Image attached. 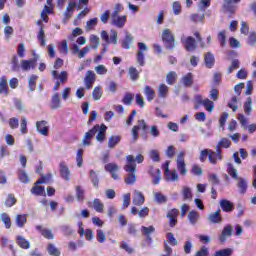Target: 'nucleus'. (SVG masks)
<instances>
[{
	"label": "nucleus",
	"instance_id": "f257e3e1",
	"mask_svg": "<svg viewBox=\"0 0 256 256\" xmlns=\"http://www.w3.org/2000/svg\"><path fill=\"white\" fill-rule=\"evenodd\" d=\"M145 161V156L138 154L136 158L133 155L126 156V164L124 171L128 173L124 179L126 185H135L137 181V163L141 164Z\"/></svg>",
	"mask_w": 256,
	"mask_h": 256
},
{
	"label": "nucleus",
	"instance_id": "f03ea898",
	"mask_svg": "<svg viewBox=\"0 0 256 256\" xmlns=\"http://www.w3.org/2000/svg\"><path fill=\"white\" fill-rule=\"evenodd\" d=\"M227 173L232 177V179H235L238 181L237 187L239 189L240 195H245L247 193V179L239 177L237 174V169H235V166H233L232 163L227 164Z\"/></svg>",
	"mask_w": 256,
	"mask_h": 256
},
{
	"label": "nucleus",
	"instance_id": "7ed1b4c3",
	"mask_svg": "<svg viewBox=\"0 0 256 256\" xmlns=\"http://www.w3.org/2000/svg\"><path fill=\"white\" fill-rule=\"evenodd\" d=\"M162 42L164 47L173 51L175 49V35L171 31V29L166 28L162 32Z\"/></svg>",
	"mask_w": 256,
	"mask_h": 256
},
{
	"label": "nucleus",
	"instance_id": "20e7f679",
	"mask_svg": "<svg viewBox=\"0 0 256 256\" xmlns=\"http://www.w3.org/2000/svg\"><path fill=\"white\" fill-rule=\"evenodd\" d=\"M142 129L144 133L146 131H149V126L147 125V122L145 120H138V125L133 126L132 128V139L133 141H137L139 139V131Z\"/></svg>",
	"mask_w": 256,
	"mask_h": 256
},
{
	"label": "nucleus",
	"instance_id": "39448f33",
	"mask_svg": "<svg viewBox=\"0 0 256 256\" xmlns=\"http://www.w3.org/2000/svg\"><path fill=\"white\" fill-rule=\"evenodd\" d=\"M138 52L136 54V61L140 65V67H145V54L143 51H148L149 48L147 47V44L143 42H138Z\"/></svg>",
	"mask_w": 256,
	"mask_h": 256
},
{
	"label": "nucleus",
	"instance_id": "423d86ee",
	"mask_svg": "<svg viewBox=\"0 0 256 256\" xmlns=\"http://www.w3.org/2000/svg\"><path fill=\"white\" fill-rule=\"evenodd\" d=\"M208 161L211 165H217L218 161H223V149L216 148V151L209 149Z\"/></svg>",
	"mask_w": 256,
	"mask_h": 256
},
{
	"label": "nucleus",
	"instance_id": "0eeeda50",
	"mask_svg": "<svg viewBox=\"0 0 256 256\" xmlns=\"http://www.w3.org/2000/svg\"><path fill=\"white\" fill-rule=\"evenodd\" d=\"M182 45L184 46L186 51H188L189 53H191L193 51H197V49L199 47V46H197V41L192 36H188V37L182 39Z\"/></svg>",
	"mask_w": 256,
	"mask_h": 256
},
{
	"label": "nucleus",
	"instance_id": "6e6552de",
	"mask_svg": "<svg viewBox=\"0 0 256 256\" xmlns=\"http://www.w3.org/2000/svg\"><path fill=\"white\" fill-rule=\"evenodd\" d=\"M97 131H99V124H95L88 132L85 133L82 143L84 146L91 145V139L97 135Z\"/></svg>",
	"mask_w": 256,
	"mask_h": 256
},
{
	"label": "nucleus",
	"instance_id": "1a4fd4ad",
	"mask_svg": "<svg viewBox=\"0 0 256 256\" xmlns=\"http://www.w3.org/2000/svg\"><path fill=\"white\" fill-rule=\"evenodd\" d=\"M33 55H34L33 59L21 61V68L23 71H29L31 69H35V66L37 65V61L39 60V55L35 53Z\"/></svg>",
	"mask_w": 256,
	"mask_h": 256
},
{
	"label": "nucleus",
	"instance_id": "9d476101",
	"mask_svg": "<svg viewBox=\"0 0 256 256\" xmlns=\"http://www.w3.org/2000/svg\"><path fill=\"white\" fill-rule=\"evenodd\" d=\"M177 169L180 175H187V166L185 164V152H180L177 158Z\"/></svg>",
	"mask_w": 256,
	"mask_h": 256
},
{
	"label": "nucleus",
	"instance_id": "9b49d317",
	"mask_svg": "<svg viewBox=\"0 0 256 256\" xmlns=\"http://www.w3.org/2000/svg\"><path fill=\"white\" fill-rule=\"evenodd\" d=\"M166 217L169 221V227H177V217H179V209L174 208L169 210Z\"/></svg>",
	"mask_w": 256,
	"mask_h": 256
},
{
	"label": "nucleus",
	"instance_id": "f8f14e48",
	"mask_svg": "<svg viewBox=\"0 0 256 256\" xmlns=\"http://www.w3.org/2000/svg\"><path fill=\"white\" fill-rule=\"evenodd\" d=\"M96 79L97 77L95 75V72H93V70H88L86 72L84 83L87 90L93 89V85L95 84Z\"/></svg>",
	"mask_w": 256,
	"mask_h": 256
},
{
	"label": "nucleus",
	"instance_id": "ddd939ff",
	"mask_svg": "<svg viewBox=\"0 0 256 256\" xmlns=\"http://www.w3.org/2000/svg\"><path fill=\"white\" fill-rule=\"evenodd\" d=\"M36 130L40 135H43L44 137L49 136V123L45 120L37 121L36 122Z\"/></svg>",
	"mask_w": 256,
	"mask_h": 256
},
{
	"label": "nucleus",
	"instance_id": "4468645a",
	"mask_svg": "<svg viewBox=\"0 0 256 256\" xmlns=\"http://www.w3.org/2000/svg\"><path fill=\"white\" fill-rule=\"evenodd\" d=\"M60 169V177L64 179V181H69L71 179V170H69V167L65 162H60L59 164Z\"/></svg>",
	"mask_w": 256,
	"mask_h": 256
},
{
	"label": "nucleus",
	"instance_id": "2eb2a0df",
	"mask_svg": "<svg viewBox=\"0 0 256 256\" xmlns=\"http://www.w3.org/2000/svg\"><path fill=\"white\" fill-rule=\"evenodd\" d=\"M36 25L40 27L37 35V39L40 43V47H45V45H47V40L45 39V30H43V22L41 20H38L36 22Z\"/></svg>",
	"mask_w": 256,
	"mask_h": 256
},
{
	"label": "nucleus",
	"instance_id": "dca6fc26",
	"mask_svg": "<svg viewBox=\"0 0 256 256\" xmlns=\"http://www.w3.org/2000/svg\"><path fill=\"white\" fill-rule=\"evenodd\" d=\"M133 205L136 207H141L145 203V195L141 191L135 190L132 198Z\"/></svg>",
	"mask_w": 256,
	"mask_h": 256
},
{
	"label": "nucleus",
	"instance_id": "f3484780",
	"mask_svg": "<svg viewBox=\"0 0 256 256\" xmlns=\"http://www.w3.org/2000/svg\"><path fill=\"white\" fill-rule=\"evenodd\" d=\"M105 139H107V126L105 124H101L97 131L96 141H98V143H103Z\"/></svg>",
	"mask_w": 256,
	"mask_h": 256
},
{
	"label": "nucleus",
	"instance_id": "a211bd4d",
	"mask_svg": "<svg viewBox=\"0 0 256 256\" xmlns=\"http://www.w3.org/2000/svg\"><path fill=\"white\" fill-rule=\"evenodd\" d=\"M233 233V227L231 226V224H227L223 230L221 235L219 236V241L221 243H225L227 241V237H231Z\"/></svg>",
	"mask_w": 256,
	"mask_h": 256
},
{
	"label": "nucleus",
	"instance_id": "6ab92c4d",
	"mask_svg": "<svg viewBox=\"0 0 256 256\" xmlns=\"http://www.w3.org/2000/svg\"><path fill=\"white\" fill-rule=\"evenodd\" d=\"M235 2L233 0H224L222 5L223 13H230V15H234L235 13Z\"/></svg>",
	"mask_w": 256,
	"mask_h": 256
},
{
	"label": "nucleus",
	"instance_id": "aec40b11",
	"mask_svg": "<svg viewBox=\"0 0 256 256\" xmlns=\"http://www.w3.org/2000/svg\"><path fill=\"white\" fill-rule=\"evenodd\" d=\"M220 207L224 213H231L235 211V205L227 199L220 200Z\"/></svg>",
	"mask_w": 256,
	"mask_h": 256
},
{
	"label": "nucleus",
	"instance_id": "412c9836",
	"mask_svg": "<svg viewBox=\"0 0 256 256\" xmlns=\"http://www.w3.org/2000/svg\"><path fill=\"white\" fill-rule=\"evenodd\" d=\"M148 173H149V175L154 177L153 184L154 185H159V183L161 181V170L160 169H155L153 166H151L149 168Z\"/></svg>",
	"mask_w": 256,
	"mask_h": 256
},
{
	"label": "nucleus",
	"instance_id": "4be33fe9",
	"mask_svg": "<svg viewBox=\"0 0 256 256\" xmlns=\"http://www.w3.org/2000/svg\"><path fill=\"white\" fill-rule=\"evenodd\" d=\"M9 85L7 84V77L2 76L0 78V95H4L5 97L9 96Z\"/></svg>",
	"mask_w": 256,
	"mask_h": 256
},
{
	"label": "nucleus",
	"instance_id": "5701e85b",
	"mask_svg": "<svg viewBox=\"0 0 256 256\" xmlns=\"http://www.w3.org/2000/svg\"><path fill=\"white\" fill-rule=\"evenodd\" d=\"M36 231H39L45 239L51 240L55 238L51 229H43V226L41 225L36 226Z\"/></svg>",
	"mask_w": 256,
	"mask_h": 256
},
{
	"label": "nucleus",
	"instance_id": "b1692460",
	"mask_svg": "<svg viewBox=\"0 0 256 256\" xmlns=\"http://www.w3.org/2000/svg\"><path fill=\"white\" fill-rule=\"evenodd\" d=\"M75 7H77V2H75V0H72L68 3L66 11L64 12V19H71V17H73Z\"/></svg>",
	"mask_w": 256,
	"mask_h": 256
},
{
	"label": "nucleus",
	"instance_id": "393cba45",
	"mask_svg": "<svg viewBox=\"0 0 256 256\" xmlns=\"http://www.w3.org/2000/svg\"><path fill=\"white\" fill-rule=\"evenodd\" d=\"M133 35L129 32H126L125 37L121 40L122 49H131V44L133 43Z\"/></svg>",
	"mask_w": 256,
	"mask_h": 256
},
{
	"label": "nucleus",
	"instance_id": "a878e982",
	"mask_svg": "<svg viewBox=\"0 0 256 256\" xmlns=\"http://www.w3.org/2000/svg\"><path fill=\"white\" fill-rule=\"evenodd\" d=\"M208 221H210V223H222L223 218L221 217V210L218 209L216 212L211 213L208 215Z\"/></svg>",
	"mask_w": 256,
	"mask_h": 256
},
{
	"label": "nucleus",
	"instance_id": "bb28decb",
	"mask_svg": "<svg viewBox=\"0 0 256 256\" xmlns=\"http://www.w3.org/2000/svg\"><path fill=\"white\" fill-rule=\"evenodd\" d=\"M141 231H142V235H144V237H146L147 241H149L151 243V241H153V238H151V234L155 233V227L154 226H142L141 227Z\"/></svg>",
	"mask_w": 256,
	"mask_h": 256
},
{
	"label": "nucleus",
	"instance_id": "cd10ccee",
	"mask_svg": "<svg viewBox=\"0 0 256 256\" xmlns=\"http://www.w3.org/2000/svg\"><path fill=\"white\" fill-rule=\"evenodd\" d=\"M168 96H169V86L161 83L158 86V97H160V99H167Z\"/></svg>",
	"mask_w": 256,
	"mask_h": 256
},
{
	"label": "nucleus",
	"instance_id": "c85d7f7f",
	"mask_svg": "<svg viewBox=\"0 0 256 256\" xmlns=\"http://www.w3.org/2000/svg\"><path fill=\"white\" fill-rule=\"evenodd\" d=\"M60 107H61V98L59 97V93H55L51 99L50 109H52V111H55Z\"/></svg>",
	"mask_w": 256,
	"mask_h": 256
},
{
	"label": "nucleus",
	"instance_id": "c756f323",
	"mask_svg": "<svg viewBox=\"0 0 256 256\" xmlns=\"http://www.w3.org/2000/svg\"><path fill=\"white\" fill-rule=\"evenodd\" d=\"M125 23H127V16L125 15L112 20V25H114V27H118V29H123L125 27Z\"/></svg>",
	"mask_w": 256,
	"mask_h": 256
},
{
	"label": "nucleus",
	"instance_id": "7c9ffc66",
	"mask_svg": "<svg viewBox=\"0 0 256 256\" xmlns=\"http://www.w3.org/2000/svg\"><path fill=\"white\" fill-rule=\"evenodd\" d=\"M144 95L149 103L155 99V89L153 87L146 85L144 87Z\"/></svg>",
	"mask_w": 256,
	"mask_h": 256
},
{
	"label": "nucleus",
	"instance_id": "2f4dec72",
	"mask_svg": "<svg viewBox=\"0 0 256 256\" xmlns=\"http://www.w3.org/2000/svg\"><path fill=\"white\" fill-rule=\"evenodd\" d=\"M204 62L208 69H212L213 65H215V56L211 52H207L204 55Z\"/></svg>",
	"mask_w": 256,
	"mask_h": 256
},
{
	"label": "nucleus",
	"instance_id": "473e14b6",
	"mask_svg": "<svg viewBox=\"0 0 256 256\" xmlns=\"http://www.w3.org/2000/svg\"><path fill=\"white\" fill-rule=\"evenodd\" d=\"M39 185L41 184H37V182H35L34 186L31 188V193L37 197H42V195H45V187Z\"/></svg>",
	"mask_w": 256,
	"mask_h": 256
},
{
	"label": "nucleus",
	"instance_id": "72a5a7b5",
	"mask_svg": "<svg viewBox=\"0 0 256 256\" xmlns=\"http://www.w3.org/2000/svg\"><path fill=\"white\" fill-rule=\"evenodd\" d=\"M119 143H121V136L119 135H113L108 139L109 149H115Z\"/></svg>",
	"mask_w": 256,
	"mask_h": 256
},
{
	"label": "nucleus",
	"instance_id": "f704fd0d",
	"mask_svg": "<svg viewBox=\"0 0 256 256\" xmlns=\"http://www.w3.org/2000/svg\"><path fill=\"white\" fill-rule=\"evenodd\" d=\"M244 113L246 115H251V112L253 111V99L251 97H248L243 105Z\"/></svg>",
	"mask_w": 256,
	"mask_h": 256
},
{
	"label": "nucleus",
	"instance_id": "c9c22d12",
	"mask_svg": "<svg viewBox=\"0 0 256 256\" xmlns=\"http://www.w3.org/2000/svg\"><path fill=\"white\" fill-rule=\"evenodd\" d=\"M75 191L77 201L83 203L85 201V190L81 186H76Z\"/></svg>",
	"mask_w": 256,
	"mask_h": 256
},
{
	"label": "nucleus",
	"instance_id": "e433bc0d",
	"mask_svg": "<svg viewBox=\"0 0 256 256\" xmlns=\"http://www.w3.org/2000/svg\"><path fill=\"white\" fill-rule=\"evenodd\" d=\"M16 243L21 249H29V247H31L29 241H27V239H25L23 236H18Z\"/></svg>",
	"mask_w": 256,
	"mask_h": 256
},
{
	"label": "nucleus",
	"instance_id": "4c0bfd02",
	"mask_svg": "<svg viewBox=\"0 0 256 256\" xmlns=\"http://www.w3.org/2000/svg\"><path fill=\"white\" fill-rule=\"evenodd\" d=\"M166 83L167 85H175V83H177V72L170 71L166 75Z\"/></svg>",
	"mask_w": 256,
	"mask_h": 256
},
{
	"label": "nucleus",
	"instance_id": "58836bf2",
	"mask_svg": "<svg viewBox=\"0 0 256 256\" xmlns=\"http://www.w3.org/2000/svg\"><path fill=\"white\" fill-rule=\"evenodd\" d=\"M27 224V214H18L16 216L17 227L23 228Z\"/></svg>",
	"mask_w": 256,
	"mask_h": 256
},
{
	"label": "nucleus",
	"instance_id": "ea45409f",
	"mask_svg": "<svg viewBox=\"0 0 256 256\" xmlns=\"http://www.w3.org/2000/svg\"><path fill=\"white\" fill-rule=\"evenodd\" d=\"M188 221L191 223V225H197V221H199V212L191 210L188 213Z\"/></svg>",
	"mask_w": 256,
	"mask_h": 256
},
{
	"label": "nucleus",
	"instance_id": "a19ab883",
	"mask_svg": "<svg viewBox=\"0 0 256 256\" xmlns=\"http://www.w3.org/2000/svg\"><path fill=\"white\" fill-rule=\"evenodd\" d=\"M231 147V140L228 138H221L216 145V149H229Z\"/></svg>",
	"mask_w": 256,
	"mask_h": 256
},
{
	"label": "nucleus",
	"instance_id": "79ce46f5",
	"mask_svg": "<svg viewBox=\"0 0 256 256\" xmlns=\"http://www.w3.org/2000/svg\"><path fill=\"white\" fill-rule=\"evenodd\" d=\"M93 207L97 213H103V211L105 209V204H103V202H101V199L95 198L93 200Z\"/></svg>",
	"mask_w": 256,
	"mask_h": 256
},
{
	"label": "nucleus",
	"instance_id": "37998d69",
	"mask_svg": "<svg viewBox=\"0 0 256 256\" xmlns=\"http://www.w3.org/2000/svg\"><path fill=\"white\" fill-rule=\"evenodd\" d=\"M182 82L184 87H191L193 85V73L188 72L182 77Z\"/></svg>",
	"mask_w": 256,
	"mask_h": 256
},
{
	"label": "nucleus",
	"instance_id": "c03bdc74",
	"mask_svg": "<svg viewBox=\"0 0 256 256\" xmlns=\"http://www.w3.org/2000/svg\"><path fill=\"white\" fill-rule=\"evenodd\" d=\"M128 75H129L131 81H137L140 77L139 70H137V68H135L133 66H131L128 69Z\"/></svg>",
	"mask_w": 256,
	"mask_h": 256
},
{
	"label": "nucleus",
	"instance_id": "a18cd8bd",
	"mask_svg": "<svg viewBox=\"0 0 256 256\" xmlns=\"http://www.w3.org/2000/svg\"><path fill=\"white\" fill-rule=\"evenodd\" d=\"M47 251L51 256H61V251L58 250L57 247H55V244H52V243L48 244Z\"/></svg>",
	"mask_w": 256,
	"mask_h": 256
},
{
	"label": "nucleus",
	"instance_id": "49530a36",
	"mask_svg": "<svg viewBox=\"0 0 256 256\" xmlns=\"http://www.w3.org/2000/svg\"><path fill=\"white\" fill-rule=\"evenodd\" d=\"M92 97H93L94 101H99V99H101V97H103V90L101 89L100 86L94 87V89L92 91Z\"/></svg>",
	"mask_w": 256,
	"mask_h": 256
},
{
	"label": "nucleus",
	"instance_id": "de8ad7c7",
	"mask_svg": "<svg viewBox=\"0 0 256 256\" xmlns=\"http://www.w3.org/2000/svg\"><path fill=\"white\" fill-rule=\"evenodd\" d=\"M90 179L91 183L93 184V187H96V189L99 188V175H97V172L94 170H90Z\"/></svg>",
	"mask_w": 256,
	"mask_h": 256
},
{
	"label": "nucleus",
	"instance_id": "09e8293b",
	"mask_svg": "<svg viewBox=\"0 0 256 256\" xmlns=\"http://www.w3.org/2000/svg\"><path fill=\"white\" fill-rule=\"evenodd\" d=\"M202 106H204V109H206L208 113H213V110L215 109V103L209 98L204 99V104H202Z\"/></svg>",
	"mask_w": 256,
	"mask_h": 256
},
{
	"label": "nucleus",
	"instance_id": "8fccbe9b",
	"mask_svg": "<svg viewBox=\"0 0 256 256\" xmlns=\"http://www.w3.org/2000/svg\"><path fill=\"white\" fill-rule=\"evenodd\" d=\"M205 100H203V96L201 94H196L194 96V109H199V107L203 106Z\"/></svg>",
	"mask_w": 256,
	"mask_h": 256
},
{
	"label": "nucleus",
	"instance_id": "3c124183",
	"mask_svg": "<svg viewBox=\"0 0 256 256\" xmlns=\"http://www.w3.org/2000/svg\"><path fill=\"white\" fill-rule=\"evenodd\" d=\"M1 221L4 223L6 229H11V217L7 213L1 214Z\"/></svg>",
	"mask_w": 256,
	"mask_h": 256
},
{
	"label": "nucleus",
	"instance_id": "603ef678",
	"mask_svg": "<svg viewBox=\"0 0 256 256\" xmlns=\"http://www.w3.org/2000/svg\"><path fill=\"white\" fill-rule=\"evenodd\" d=\"M37 79H39V77L37 75H32L28 81V87L30 91H35L36 87H37Z\"/></svg>",
	"mask_w": 256,
	"mask_h": 256
},
{
	"label": "nucleus",
	"instance_id": "864d4df0",
	"mask_svg": "<svg viewBox=\"0 0 256 256\" xmlns=\"http://www.w3.org/2000/svg\"><path fill=\"white\" fill-rule=\"evenodd\" d=\"M182 195H183V199L184 201H191V199H193V193L191 192V188L185 186L182 190Z\"/></svg>",
	"mask_w": 256,
	"mask_h": 256
},
{
	"label": "nucleus",
	"instance_id": "5fc2aeb1",
	"mask_svg": "<svg viewBox=\"0 0 256 256\" xmlns=\"http://www.w3.org/2000/svg\"><path fill=\"white\" fill-rule=\"evenodd\" d=\"M59 53H62L63 55H67L69 53V44L67 43V40H63L58 47Z\"/></svg>",
	"mask_w": 256,
	"mask_h": 256
},
{
	"label": "nucleus",
	"instance_id": "6e6d98bb",
	"mask_svg": "<svg viewBox=\"0 0 256 256\" xmlns=\"http://www.w3.org/2000/svg\"><path fill=\"white\" fill-rule=\"evenodd\" d=\"M120 249H123V251H126L128 255H132V253H135V250L133 249V247H131L129 243H127L126 241H122L120 243Z\"/></svg>",
	"mask_w": 256,
	"mask_h": 256
},
{
	"label": "nucleus",
	"instance_id": "4d7b16f0",
	"mask_svg": "<svg viewBox=\"0 0 256 256\" xmlns=\"http://www.w3.org/2000/svg\"><path fill=\"white\" fill-rule=\"evenodd\" d=\"M217 39L221 47H225V45H227V35L225 34V30H222L218 33Z\"/></svg>",
	"mask_w": 256,
	"mask_h": 256
},
{
	"label": "nucleus",
	"instance_id": "13d9d810",
	"mask_svg": "<svg viewBox=\"0 0 256 256\" xmlns=\"http://www.w3.org/2000/svg\"><path fill=\"white\" fill-rule=\"evenodd\" d=\"M232 255H233V249L231 248L218 250L214 253V256H232Z\"/></svg>",
	"mask_w": 256,
	"mask_h": 256
},
{
	"label": "nucleus",
	"instance_id": "bf43d9fd",
	"mask_svg": "<svg viewBox=\"0 0 256 256\" xmlns=\"http://www.w3.org/2000/svg\"><path fill=\"white\" fill-rule=\"evenodd\" d=\"M17 203V198H15V194H8L5 205L6 207H13Z\"/></svg>",
	"mask_w": 256,
	"mask_h": 256
},
{
	"label": "nucleus",
	"instance_id": "052dcab7",
	"mask_svg": "<svg viewBox=\"0 0 256 256\" xmlns=\"http://www.w3.org/2000/svg\"><path fill=\"white\" fill-rule=\"evenodd\" d=\"M11 65H12L11 70L14 72H17L19 71V69H21V66L19 65V58L17 57V55H14L12 57Z\"/></svg>",
	"mask_w": 256,
	"mask_h": 256
},
{
	"label": "nucleus",
	"instance_id": "680f3d73",
	"mask_svg": "<svg viewBox=\"0 0 256 256\" xmlns=\"http://www.w3.org/2000/svg\"><path fill=\"white\" fill-rule=\"evenodd\" d=\"M105 171L108 173H117V171H119V166L115 163H108L105 165Z\"/></svg>",
	"mask_w": 256,
	"mask_h": 256
},
{
	"label": "nucleus",
	"instance_id": "e2e57ef3",
	"mask_svg": "<svg viewBox=\"0 0 256 256\" xmlns=\"http://www.w3.org/2000/svg\"><path fill=\"white\" fill-rule=\"evenodd\" d=\"M18 179L21 183H29V175L25 172V170H19Z\"/></svg>",
	"mask_w": 256,
	"mask_h": 256
},
{
	"label": "nucleus",
	"instance_id": "0e129e2a",
	"mask_svg": "<svg viewBox=\"0 0 256 256\" xmlns=\"http://www.w3.org/2000/svg\"><path fill=\"white\" fill-rule=\"evenodd\" d=\"M51 174H46L45 176H41L40 179L36 181V185H43L44 183H50L52 179Z\"/></svg>",
	"mask_w": 256,
	"mask_h": 256
},
{
	"label": "nucleus",
	"instance_id": "69168bd1",
	"mask_svg": "<svg viewBox=\"0 0 256 256\" xmlns=\"http://www.w3.org/2000/svg\"><path fill=\"white\" fill-rule=\"evenodd\" d=\"M133 99H134L133 94H131V93H126V94L124 95L123 99H122V103H123L124 105L130 106V105L133 104Z\"/></svg>",
	"mask_w": 256,
	"mask_h": 256
},
{
	"label": "nucleus",
	"instance_id": "338daca9",
	"mask_svg": "<svg viewBox=\"0 0 256 256\" xmlns=\"http://www.w3.org/2000/svg\"><path fill=\"white\" fill-rule=\"evenodd\" d=\"M136 105L140 107V109H143L145 107V99L143 98V95L140 93L136 94L135 96Z\"/></svg>",
	"mask_w": 256,
	"mask_h": 256
},
{
	"label": "nucleus",
	"instance_id": "774afa93",
	"mask_svg": "<svg viewBox=\"0 0 256 256\" xmlns=\"http://www.w3.org/2000/svg\"><path fill=\"white\" fill-rule=\"evenodd\" d=\"M194 256H209V248L202 246Z\"/></svg>",
	"mask_w": 256,
	"mask_h": 256
}]
</instances>
